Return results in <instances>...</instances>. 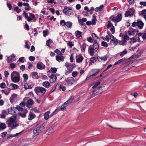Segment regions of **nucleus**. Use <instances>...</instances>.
<instances>
[{
  "label": "nucleus",
  "mask_w": 146,
  "mask_h": 146,
  "mask_svg": "<svg viewBox=\"0 0 146 146\" xmlns=\"http://www.w3.org/2000/svg\"><path fill=\"white\" fill-rule=\"evenodd\" d=\"M16 108L15 107H11L8 109V112L9 113L12 114L15 113V110Z\"/></svg>",
  "instance_id": "22"
},
{
  "label": "nucleus",
  "mask_w": 146,
  "mask_h": 146,
  "mask_svg": "<svg viewBox=\"0 0 146 146\" xmlns=\"http://www.w3.org/2000/svg\"><path fill=\"white\" fill-rule=\"evenodd\" d=\"M95 50L92 45H90L89 46L88 51L90 56H92L94 55Z\"/></svg>",
  "instance_id": "15"
},
{
  "label": "nucleus",
  "mask_w": 146,
  "mask_h": 146,
  "mask_svg": "<svg viewBox=\"0 0 146 146\" xmlns=\"http://www.w3.org/2000/svg\"><path fill=\"white\" fill-rule=\"evenodd\" d=\"M50 113L49 111L46 112L44 114V119L46 120H48L49 118V114Z\"/></svg>",
  "instance_id": "30"
},
{
  "label": "nucleus",
  "mask_w": 146,
  "mask_h": 146,
  "mask_svg": "<svg viewBox=\"0 0 146 146\" xmlns=\"http://www.w3.org/2000/svg\"><path fill=\"white\" fill-rule=\"evenodd\" d=\"M52 40L50 39H49L46 42V44L47 46H49Z\"/></svg>",
  "instance_id": "56"
},
{
  "label": "nucleus",
  "mask_w": 146,
  "mask_h": 146,
  "mask_svg": "<svg viewBox=\"0 0 146 146\" xmlns=\"http://www.w3.org/2000/svg\"><path fill=\"white\" fill-rule=\"evenodd\" d=\"M23 77L24 78V82H26L28 78V75L27 74H23Z\"/></svg>",
  "instance_id": "43"
},
{
  "label": "nucleus",
  "mask_w": 146,
  "mask_h": 146,
  "mask_svg": "<svg viewBox=\"0 0 146 146\" xmlns=\"http://www.w3.org/2000/svg\"><path fill=\"white\" fill-rule=\"evenodd\" d=\"M92 36L93 39L94 40H96L97 39L99 38L98 37L95 33H92Z\"/></svg>",
  "instance_id": "39"
},
{
  "label": "nucleus",
  "mask_w": 146,
  "mask_h": 146,
  "mask_svg": "<svg viewBox=\"0 0 146 146\" xmlns=\"http://www.w3.org/2000/svg\"><path fill=\"white\" fill-rule=\"evenodd\" d=\"M81 51L82 52H85L86 48V44L85 43H84L82 45L80 46Z\"/></svg>",
  "instance_id": "32"
},
{
  "label": "nucleus",
  "mask_w": 146,
  "mask_h": 146,
  "mask_svg": "<svg viewBox=\"0 0 146 146\" xmlns=\"http://www.w3.org/2000/svg\"><path fill=\"white\" fill-rule=\"evenodd\" d=\"M108 23L107 25V28H109L111 27H112L113 26V25L112 23L110 22V21H109L108 22Z\"/></svg>",
  "instance_id": "53"
},
{
  "label": "nucleus",
  "mask_w": 146,
  "mask_h": 146,
  "mask_svg": "<svg viewBox=\"0 0 146 146\" xmlns=\"http://www.w3.org/2000/svg\"><path fill=\"white\" fill-rule=\"evenodd\" d=\"M137 23L138 24L137 26L140 29H142L144 25V24L142 21L141 20H137Z\"/></svg>",
  "instance_id": "19"
},
{
  "label": "nucleus",
  "mask_w": 146,
  "mask_h": 146,
  "mask_svg": "<svg viewBox=\"0 0 146 146\" xmlns=\"http://www.w3.org/2000/svg\"><path fill=\"white\" fill-rule=\"evenodd\" d=\"M66 63H67L69 64V68H71L72 69V70H73L74 68L75 67L74 65H75V64H71L70 63L67 62H66Z\"/></svg>",
  "instance_id": "54"
},
{
  "label": "nucleus",
  "mask_w": 146,
  "mask_h": 146,
  "mask_svg": "<svg viewBox=\"0 0 146 146\" xmlns=\"http://www.w3.org/2000/svg\"><path fill=\"white\" fill-rule=\"evenodd\" d=\"M16 117L15 116H12L7 121L8 127H10V130L14 129L18 126L17 124H13L16 120Z\"/></svg>",
  "instance_id": "2"
},
{
  "label": "nucleus",
  "mask_w": 146,
  "mask_h": 146,
  "mask_svg": "<svg viewBox=\"0 0 146 146\" xmlns=\"http://www.w3.org/2000/svg\"><path fill=\"white\" fill-rule=\"evenodd\" d=\"M20 77L19 73L15 71H14L11 74V81L14 83H17L20 80Z\"/></svg>",
  "instance_id": "3"
},
{
  "label": "nucleus",
  "mask_w": 146,
  "mask_h": 146,
  "mask_svg": "<svg viewBox=\"0 0 146 146\" xmlns=\"http://www.w3.org/2000/svg\"><path fill=\"white\" fill-rule=\"evenodd\" d=\"M56 56V60L59 62L63 61L64 60V57L62 55H59Z\"/></svg>",
  "instance_id": "18"
},
{
  "label": "nucleus",
  "mask_w": 146,
  "mask_h": 146,
  "mask_svg": "<svg viewBox=\"0 0 146 146\" xmlns=\"http://www.w3.org/2000/svg\"><path fill=\"white\" fill-rule=\"evenodd\" d=\"M54 52L58 54V55H62V54L58 49H56L54 51Z\"/></svg>",
  "instance_id": "55"
},
{
  "label": "nucleus",
  "mask_w": 146,
  "mask_h": 146,
  "mask_svg": "<svg viewBox=\"0 0 146 146\" xmlns=\"http://www.w3.org/2000/svg\"><path fill=\"white\" fill-rule=\"evenodd\" d=\"M8 90H5V95H7L9 94L11 89L9 88L8 89Z\"/></svg>",
  "instance_id": "63"
},
{
  "label": "nucleus",
  "mask_w": 146,
  "mask_h": 146,
  "mask_svg": "<svg viewBox=\"0 0 146 146\" xmlns=\"http://www.w3.org/2000/svg\"><path fill=\"white\" fill-rule=\"evenodd\" d=\"M31 75L32 77L34 79H38V73L36 72H32Z\"/></svg>",
  "instance_id": "24"
},
{
  "label": "nucleus",
  "mask_w": 146,
  "mask_h": 146,
  "mask_svg": "<svg viewBox=\"0 0 146 146\" xmlns=\"http://www.w3.org/2000/svg\"><path fill=\"white\" fill-rule=\"evenodd\" d=\"M42 85L44 87L48 88L50 86V83L48 81H45L42 83Z\"/></svg>",
  "instance_id": "26"
},
{
  "label": "nucleus",
  "mask_w": 146,
  "mask_h": 146,
  "mask_svg": "<svg viewBox=\"0 0 146 146\" xmlns=\"http://www.w3.org/2000/svg\"><path fill=\"white\" fill-rule=\"evenodd\" d=\"M141 15L144 17L146 16V9H144L141 11Z\"/></svg>",
  "instance_id": "61"
},
{
  "label": "nucleus",
  "mask_w": 146,
  "mask_h": 146,
  "mask_svg": "<svg viewBox=\"0 0 146 146\" xmlns=\"http://www.w3.org/2000/svg\"><path fill=\"white\" fill-rule=\"evenodd\" d=\"M93 48L94 50H96V51L99 49V47L98 44L97 42H96L93 44Z\"/></svg>",
  "instance_id": "29"
},
{
  "label": "nucleus",
  "mask_w": 146,
  "mask_h": 146,
  "mask_svg": "<svg viewBox=\"0 0 146 146\" xmlns=\"http://www.w3.org/2000/svg\"><path fill=\"white\" fill-rule=\"evenodd\" d=\"M76 36L78 38H80L81 36V34L82 33L80 31H76L75 33Z\"/></svg>",
  "instance_id": "31"
},
{
  "label": "nucleus",
  "mask_w": 146,
  "mask_h": 146,
  "mask_svg": "<svg viewBox=\"0 0 146 146\" xmlns=\"http://www.w3.org/2000/svg\"><path fill=\"white\" fill-rule=\"evenodd\" d=\"M17 95L15 94H13L10 98L9 100L11 104L13 103L16 100Z\"/></svg>",
  "instance_id": "14"
},
{
  "label": "nucleus",
  "mask_w": 146,
  "mask_h": 146,
  "mask_svg": "<svg viewBox=\"0 0 146 146\" xmlns=\"http://www.w3.org/2000/svg\"><path fill=\"white\" fill-rule=\"evenodd\" d=\"M15 108H16V109H17L19 111H22L23 110V108L18 105H17L16 107Z\"/></svg>",
  "instance_id": "46"
},
{
  "label": "nucleus",
  "mask_w": 146,
  "mask_h": 146,
  "mask_svg": "<svg viewBox=\"0 0 146 146\" xmlns=\"http://www.w3.org/2000/svg\"><path fill=\"white\" fill-rule=\"evenodd\" d=\"M34 103V102L33 100L32 99H30L28 100L27 101V104H28L30 105L31 106L33 105Z\"/></svg>",
  "instance_id": "38"
},
{
  "label": "nucleus",
  "mask_w": 146,
  "mask_h": 146,
  "mask_svg": "<svg viewBox=\"0 0 146 146\" xmlns=\"http://www.w3.org/2000/svg\"><path fill=\"white\" fill-rule=\"evenodd\" d=\"M84 59V58L81 55L78 56H76V62L77 63H80L82 62Z\"/></svg>",
  "instance_id": "20"
},
{
  "label": "nucleus",
  "mask_w": 146,
  "mask_h": 146,
  "mask_svg": "<svg viewBox=\"0 0 146 146\" xmlns=\"http://www.w3.org/2000/svg\"><path fill=\"white\" fill-rule=\"evenodd\" d=\"M59 88L62 90V91H64L66 90V87L65 86L60 85L59 86Z\"/></svg>",
  "instance_id": "58"
},
{
  "label": "nucleus",
  "mask_w": 146,
  "mask_h": 146,
  "mask_svg": "<svg viewBox=\"0 0 146 146\" xmlns=\"http://www.w3.org/2000/svg\"><path fill=\"white\" fill-rule=\"evenodd\" d=\"M69 65L68 63H65L64 65L67 69L65 72V74L66 75H68L69 74L71 73L72 71V69L70 68H69Z\"/></svg>",
  "instance_id": "10"
},
{
  "label": "nucleus",
  "mask_w": 146,
  "mask_h": 146,
  "mask_svg": "<svg viewBox=\"0 0 146 146\" xmlns=\"http://www.w3.org/2000/svg\"><path fill=\"white\" fill-rule=\"evenodd\" d=\"M136 32H137V33L138 32V30L132 28H130L129 30L128 31V34L129 36L133 35Z\"/></svg>",
  "instance_id": "11"
},
{
  "label": "nucleus",
  "mask_w": 146,
  "mask_h": 146,
  "mask_svg": "<svg viewBox=\"0 0 146 146\" xmlns=\"http://www.w3.org/2000/svg\"><path fill=\"white\" fill-rule=\"evenodd\" d=\"M29 41L27 40L25 42V47L27 49H29L30 48V46L28 45Z\"/></svg>",
  "instance_id": "59"
},
{
  "label": "nucleus",
  "mask_w": 146,
  "mask_h": 146,
  "mask_svg": "<svg viewBox=\"0 0 146 146\" xmlns=\"http://www.w3.org/2000/svg\"><path fill=\"white\" fill-rule=\"evenodd\" d=\"M10 86H12V89L13 90L17 89L18 87L17 84L13 83L11 84Z\"/></svg>",
  "instance_id": "36"
},
{
  "label": "nucleus",
  "mask_w": 146,
  "mask_h": 146,
  "mask_svg": "<svg viewBox=\"0 0 146 146\" xmlns=\"http://www.w3.org/2000/svg\"><path fill=\"white\" fill-rule=\"evenodd\" d=\"M110 39L111 41L115 45H117L118 43V40L115 38H114L113 39L110 38Z\"/></svg>",
  "instance_id": "37"
},
{
  "label": "nucleus",
  "mask_w": 146,
  "mask_h": 146,
  "mask_svg": "<svg viewBox=\"0 0 146 146\" xmlns=\"http://www.w3.org/2000/svg\"><path fill=\"white\" fill-rule=\"evenodd\" d=\"M47 131H48V134H50L54 131V129L52 127H49L47 129Z\"/></svg>",
  "instance_id": "45"
},
{
  "label": "nucleus",
  "mask_w": 146,
  "mask_h": 146,
  "mask_svg": "<svg viewBox=\"0 0 146 146\" xmlns=\"http://www.w3.org/2000/svg\"><path fill=\"white\" fill-rule=\"evenodd\" d=\"M127 53V51L126 50H124L120 52L119 55L120 56L123 57L125 54H126Z\"/></svg>",
  "instance_id": "47"
},
{
  "label": "nucleus",
  "mask_w": 146,
  "mask_h": 146,
  "mask_svg": "<svg viewBox=\"0 0 146 146\" xmlns=\"http://www.w3.org/2000/svg\"><path fill=\"white\" fill-rule=\"evenodd\" d=\"M14 10L18 13H19L21 11V10L19 9V7L17 6L14 7Z\"/></svg>",
  "instance_id": "44"
},
{
  "label": "nucleus",
  "mask_w": 146,
  "mask_h": 146,
  "mask_svg": "<svg viewBox=\"0 0 146 146\" xmlns=\"http://www.w3.org/2000/svg\"><path fill=\"white\" fill-rule=\"evenodd\" d=\"M124 15L125 17H127L129 16L132 15L130 13V11H126Z\"/></svg>",
  "instance_id": "48"
},
{
  "label": "nucleus",
  "mask_w": 146,
  "mask_h": 146,
  "mask_svg": "<svg viewBox=\"0 0 146 146\" xmlns=\"http://www.w3.org/2000/svg\"><path fill=\"white\" fill-rule=\"evenodd\" d=\"M4 75L5 76V78H7L8 77V76L9 75V73L8 71H4Z\"/></svg>",
  "instance_id": "64"
},
{
  "label": "nucleus",
  "mask_w": 146,
  "mask_h": 146,
  "mask_svg": "<svg viewBox=\"0 0 146 146\" xmlns=\"http://www.w3.org/2000/svg\"><path fill=\"white\" fill-rule=\"evenodd\" d=\"M6 85L4 82H2L0 84V87L1 88H6Z\"/></svg>",
  "instance_id": "51"
},
{
  "label": "nucleus",
  "mask_w": 146,
  "mask_h": 146,
  "mask_svg": "<svg viewBox=\"0 0 146 146\" xmlns=\"http://www.w3.org/2000/svg\"><path fill=\"white\" fill-rule=\"evenodd\" d=\"M100 84V82L99 81L98 82L95 83L94 85L92 86V88L94 89L96 88Z\"/></svg>",
  "instance_id": "50"
},
{
  "label": "nucleus",
  "mask_w": 146,
  "mask_h": 146,
  "mask_svg": "<svg viewBox=\"0 0 146 146\" xmlns=\"http://www.w3.org/2000/svg\"><path fill=\"white\" fill-rule=\"evenodd\" d=\"M43 34L44 37H45L46 36L49 34L48 30L46 29L44 30L43 31Z\"/></svg>",
  "instance_id": "40"
},
{
  "label": "nucleus",
  "mask_w": 146,
  "mask_h": 146,
  "mask_svg": "<svg viewBox=\"0 0 146 146\" xmlns=\"http://www.w3.org/2000/svg\"><path fill=\"white\" fill-rule=\"evenodd\" d=\"M34 91L37 95L40 92L44 94L46 92V89L42 87L37 86L35 88Z\"/></svg>",
  "instance_id": "7"
},
{
  "label": "nucleus",
  "mask_w": 146,
  "mask_h": 146,
  "mask_svg": "<svg viewBox=\"0 0 146 146\" xmlns=\"http://www.w3.org/2000/svg\"><path fill=\"white\" fill-rule=\"evenodd\" d=\"M36 116L35 114L30 113L28 116V119L29 120H31L36 117Z\"/></svg>",
  "instance_id": "23"
},
{
  "label": "nucleus",
  "mask_w": 146,
  "mask_h": 146,
  "mask_svg": "<svg viewBox=\"0 0 146 146\" xmlns=\"http://www.w3.org/2000/svg\"><path fill=\"white\" fill-rule=\"evenodd\" d=\"M64 81L66 82V84L67 85L69 86L72 85L75 81L74 79L72 77L66 78L65 79Z\"/></svg>",
  "instance_id": "8"
},
{
  "label": "nucleus",
  "mask_w": 146,
  "mask_h": 146,
  "mask_svg": "<svg viewBox=\"0 0 146 146\" xmlns=\"http://www.w3.org/2000/svg\"><path fill=\"white\" fill-rule=\"evenodd\" d=\"M50 77V82L52 83L54 82L57 78L56 75L53 74H52Z\"/></svg>",
  "instance_id": "17"
},
{
  "label": "nucleus",
  "mask_w": 146,
  "mask_h": 146,
  "mask_svg": "<svg viewBox=\"0 0 146 146\" xmlns=\"http://www.w3.org/2000/svg\"><path fill=\"white\" fill-rule=\"evenodd\" d=\"M66 22H65V21L64 20H62L60 21V24L62 26H64L66 24Z\"/></svg>",
  "instance_id": "57"
},
{
  "label": "nucleus",
  "mask_w": 146,
  "mask_h": 146,
  "mask_svg": "<svg viewBox=\"0 0 146 146\" xmlns=\"http://www.w3.org/2000/svg\"><path fill=\"white\" fill-rule=\"evenodd\" d=\"M129 65H128L126 66H124L122 70L124 71H125L129 70Z\"/></svg>",
  "instance_id": "42"
},
{
  "label": "nucleus",
  "mask_w": 146,
  "mask_h": 146,
  "mask_svg": "<svg viewBox=\"0 0 146 146\" xmlns=\"http://www.w3.org/2000/svg\"><path fill=\"white\" fill-rule=\"evenodd\" d=\"M74 98L73 96H72L70 98H69L68 101L65 102L63 104L60 108H58L56 109L52 112V115L53 114H56L59 111L61 110H64L66 109V107L69 104L74 100Z\"/></svg>",
  "instance_id": "1"
},
{
  "label": "nucleus",
  "mask_w": 146,
  "mask_h": 146,
  "mask_svg": "<svg viewBox=\"0 0 146 146\" xmlns=\"http://www.w3.org/2000/svg\"><path fill=\"white\" fill-rule=\"evenodd\" d=\"M102 91V88L101 86H99L96 90L93 91V95H96L101 93Z\"/></svg>",
  "instance_id": "13"
},
{
  "label": "nucleus",
  "mask_w": 146,
  "mask_h": 146,
  "mask_svg": "<svg viewBox=\"0 0 146 146\" xmlns=\"http://www.w3.org/2000/svg\"><path fill=\"white\" fill-rule=\"evenodd\" d=\"M36 68L37 69L41 70L44 69L46 68L45 65L41 62L38 63L36 64Z\"/></svg>",
  "instance_id": "12"
},
{
  "label": "nucleus",
  "mask_w": 146,
  "mask_h": 146,
  "mask_svg": "<svg viewBox=\"0 0 146 146\" xmlns=\"http://www.w3.org/2000/svg\"><path fill=\"white\" fill-rule=\"evenodd\" d=\"M97 20L96 18H93L92 20V25H95L96 24Z\"/></svg>",
  "instance_id": "60"
},
{
  "label": "nucleus",
  "mask_w": 146,
  "mask_h": 146,
  "mask_svg": "<svg viewBox=\"0 0 146 146\" xmlns=\"http://www.w3.org/2000/svg\"><path fill=\"white\" fill-rule=\"evenodd\" d=\"M50 71L53 73L55 74L56 73L57 71V69L56 68H52L50 69Z\"/></svg>",
  "instance_id": "49"
},
{
  "label": "nucleus",
  "mask_w": 146,
  "mask_h": 146,
  "mask_svg": "<svg viewBox=\"0 0 146 146\" xmlns=\"http://www.w3.org/2000/svg\"><path fill=\"white\" fill-rule=\"evenodd\" d=\"M78 72L76 71L73 72L72 73V76L73 77H75L77 75Z\"/></svg>",
  "instance_id": "62"
},
{
  "label": "nucleus",
  "mask_w": 146,
  "mask_h": 146,
  "mask_svg": "<svg viewBox=\"0 0 146 146\" xmlns=\"http://www.w3.org/2000/svg\"><path fill=\"white\" fill-rule=\"evenodd\" d=\"M129 39V37L127 35L124 36L123 39H122V43H124L126 42L127 40H128Z\"/></svg>",
  "instance_id": "28"
},
{
  "label": "nucleus",
  "mask_w": 146,
  "mask_h": 146,
  "mask_svg": "<svg viewBox=\"0 0 146 146\" xmlns=\"http://www.w3.org/2000/svg\"><path fill=\"white\" fill-rule=\"evenodd\" d=\"M104 7L103 5H101L99 7H97L95 8L94 10L96 12H98L100 11L102 8Z\"/></svg>",
  "instance_id": "41"
},
{
  "label": "nucleus",
  "mask_w": 146,
  "mask_h": 146,
  "mask_svg": "<svg viewBox=\"0 0 146 146\" xmlns=\"http://www.w3.org/2000/svg\"><path fill=\"white\" fill-rule=\"evenodd\" d=\"M24 88L25 90H26L28 89H31L32 87H31V85L29 83L27 82L24 84Z\"/></svg>",
  "instance_id": "25"
},
{
  "label": "nucleus",
  "mask_w": 146,
  "mask_h": 146,
  "mask_svg": "<svg viewBox=\"0 0 146 146\" xmlns=\"http://www.w3.org/2000/svg\"><path fill=\"white\" fill-rule=\"evenodd\" d=\"M96 58L95 57L91 58L90 59L89 65H92L96 61Z\"/></svg>",
  "instance_id": "27"
},
{
  "label": "nucleus",
  "mask_w": 146,
  "mask_h": 146,
  "mask_svg": "<svg viewBox=\"0 0 146 146\" xmlns=\"http://www.w3.org/2000/svg\"><path fill=\"white\" fill-rule=\"evenodd\" d=\"M65 25L68 27L71 28L72 27V23L70 21L66 22Z\"/></svg>",
  "instance_id": "34"
},
{
  "label": "nucleus",
  "mask_w": 146,
  "mask_h": 146,
  "mask_svg": "<svg viewBox=\"0 0 146 146\" xmlns=\"http://www.w3.org/2000/svg\"><path fill=\"white\" fill-rule=\"evenodd\" d=\"M44 130V127L43 125L38 126L33 129V136L36 137L39 134Z\"/></svg>",
  "instance_id": "4"
},
{
  "label": "nucleus",
  "mask_w": 146,
  "mask_h": 146,
  "mask_svg": "<svg viewBox=\"0 0 146 146\" xmlns=\"http://www.w3.org/2000/svg\"><path fill=\"white\" fill-rule=\"evenodd\" d=\"M21 111V112H19L18 114L19 116L22 117H25L26 116V114L28 112V111L27 109H25L23 110V111Z\"/></svg>",
  "instance_id": "16"
},
{
  "label": "nucleus",
  "mask_w": 146,
  "mask_h": 146,
  "mask_svg": "<svg viewBox=\"0 0 146 146\" xmlns=\"http://www.w3.org/2000/svg\"><path fill=\"white\" fill-rule=\"evenodd\" d=\"M122 18V15L121 14H118L116 17L114 15H112L110 17V19L115 23L118 22L120 21Z\"/></svg>",
  "instance_id": "6"
},
{
  "label": "nucleus",
  "mask_w": 146,
  "mask_h": 146,
  "mask_svg": "<svg viewBox=\"0 0 146 146\" xmlns=\"http://www.w3.org/2000/svg\"><path fill=\"white\" fill-rule=\"evenodd\" d=\"M6 127V126L4 123H2L0 122V128L2 129H4Z\"/></svg>",
  "instance_id": "33"
},
{
  "label": "nucleus",
  "mask_w": 146,
  "mask_h": 146,
  "mask_svg": "<svg viewBox=\"0 0 146 146\" xmlns=\"http://www.w3.org/2000/svg\"><path fill=\"white\" fill-rule=\"evenodd\" d=\"M129 11H130V13L132 15V16H133L135 12V10L134 7H133L130 8L129 10Z\"/></svg>",
  "instance_id": "35"
},
{
  "label": "nucleus",
  "mask_w": 146,
  "mask_h": 146,
  "mask_svg": "<svg viewBox=\"0 0 146 146\" xmlns=\"http://www.w3.org/2000/svg\"><path fill=\"white\" fill-rule=\"evenodd\" d=\"M100 71L99 69H92L90 72V73L92 74L89 77H87L86 78V80H88L92 76L96 75Z\"/></svg>",
  "instance_id": "9"
},
{
  "label": "nucleus",
  "mask_w": 146,
  "mask_h": 146,
  "mask_svg": "<svg viewBox=\"0 0 146 146\" xmlns=\"http://www.w3.org/2000/svg\"><path fill=\"white\" fill-rule=\"evenodd\" d=\"M108 57L107 55H106L100 57L98 56L97 59L99 62H101L102 60L105 61L107 60Z\"/></svg>",
  "instance_id": "21"
},
{
  "label": "nucleus",
  "mask_w": 146,
  "mask_h": 146,
  "mask_svg": "<svg viewBox=\"0 0 146 146\" xmlns=\"http://www.w3.org/2000/svg\"><path fill=\"white\" fill-rule=\"evenodd\" d=\"M101 45L102 46L107 47L108 46V44L106 42L103 41L102 42Z\"/></svg>",
  "instance_id": "52"
},
{
  "label": "nucleus",
  "mask_w": 146,
  "mask_h": 146,
  "mask_svg": "<svg viewBox=\"0 0 146 146\" xmlns=\"http://www.w3.org/2000/svg\"><path fill=\"white\" fill-rule=\"evenodd\" d=\"M63 12L66 15L68 16L70 15H73L74 13L72 10L71 7L67 6H65L64 7V9L63 11Z\"/></svg>",
  "instance_id": "5"
}]
</instances>
